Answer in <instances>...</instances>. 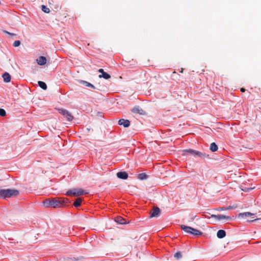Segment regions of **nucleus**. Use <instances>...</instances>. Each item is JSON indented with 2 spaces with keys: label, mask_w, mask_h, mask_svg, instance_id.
I'll return each instance as SVG.
<instances>
[{
  "label": "nucleus",
  "mask_w": 261,
  "mask_h": 261,
  "mask_svg": "<svg viewBox=\"0 0 261 261\" xmlns=\"http://www.w3.org/2000/svg\"><path fill=\"white\" fill-rule=\"evenodd\" d=\"M202 159H205V158H206L207 159H212V158L210 156V154H206V153L205 152H203L202 153Z\"/></svg>",
  "instance_id": "nucleus-30"
},
{
  "label": "nucleus",
  "mask_w": 261,
  "mask_h": 261,
  "mask_svg": "<svg viewBox=\"0 0 261 261\" xmlns=\"http://www.w3.org/2000/svg\"><path fill=\"white\" fill-rule=\"evenodd\" d=\"M210 150L213 152L217 151L218 150V145L215 142L211 143L210 145Z\"/></svg>",
  "instance_id": "nucleus-23"
},
{
  "label": "nucleus",
  "mask_w": 261,
  "mask_h": 261,
  "mask_svg": "<svg viewBox=\"0 0 261 261\" xmlns=\"http://www.w3.org/2000/svg\"><path fill=\"white\" fill-rule=\"evenodd\" d=\"M36 62L38 65L40 66H44L46 64L47 59L44 56H40L37 59Z\"/></svg>",
  "instance_id": "nucleus-13"
},
{
  "label": "nucleus",
  "mask_w": 261,
  "mask_h": 261,
  "mask_svg": "<svg viewBox=\"0 0 261 261\" xmlns=\"http://www.w3.org/2000/svg\"><path fill=\"white\" fill-rule=\"evenodd\" d=\"M43 204L45 207H51L57 208L61 207V202L55 198L48 199L43 202Z\"/></svg>",
  "instance_id": "nucleus-3"
},
{
  "label": "nucleus",
  "mask_w": 261,
  "mask_h": 261,
  "mask_svg": "<svg viewBox=\"0 0 261 261\" xmlns=\"http://www.w3.org/2000/svg\"><path fill=\"white\" fill-rule=\"evenodd\" d=\"M114 221L116 223L120 225L127 224L130 222V221L126 220L125 219L121 217L115 218Z\"/></svg>",
  "instance_id": "nucleus-12"
},
{
  "label": "nucleus",
  "mask_w": 261,
  "mask_h": 261,
  "mask_svg": "<svg viewBox=\"0 0 261 261\" xmlns=\"http://www.w3.org/2000/svg\"><path fill=\"white\" fill-rule=\"evenodd\" d=\"M64 117L66 118V120L68 121H71L74 119L73 116L68 111L67 112V113H66Z\"/></svg>",
  "instance_id": "nucleus-24"
},
{
  "label": "nucleus",
  "mask_w": 261,
  "mask_h": 261,
  "mask_svg": "<svg viewBox=\"0 0 261 261\" xmlns=\"http://www.w3.org/2000/svg\"><path fill=\"white\" fill-rule=\"evenodd\" d=\"M20 194L19 190L15 188H0V199L7 200Z\"/></svg>",
  "instance_id": "nucleus-1"
},
{
  "label": "nucleus",
  "mask_w": 261,
  "mask_h": 261,
  "mask_svg": "<svg viewBox=\"0 0 261 261\" xmlns=\"http://www.w3.org/2000/svg\"><path fill=\"white\" fill-rule=\"evenodd\" d=\"M132 113L138 114L140 115L146 116L147 112L143 110L139 106H136L131 109Z\"/></svg>",
  "instance_id": "nucleus-7"
},
{
  "label": "nucleus",
  "mask_w": 261,
  "mask_h": 261,
  "mask_svg": "<svg viewBox=\"0 0 261 261\" xmlns=\"http://www.w3.org/2000/svg\"><path fill=\"white\" fill-rule=\"evenodd\" d=\"M255 216V213H252L250 212H246L243 213H240L236 216L235 218L238 219H246L248 217H251L252 218H254Z\"/></svg>",
  "instance_id": "nucleus-5"
},
{
  "label": "nucleus",
  "mask_w": 261,
  "mask_h": 261,
  "mask_svg": "<svg viewBox=\"0 0 261 261\" xmlns=\"http://www.w3.org/2000/svg\"><path fill=\"white\" fill-rule=\"evenodd\" d=\"M137 178L140 180H144L148 178L149 175L145 172H142L137 174Z\"/></svg>",
  "instance_id": "nucleus-20"
},
{
  "label": "nucleus",
  "mask_w": 261,
  "mask_h": 261,
  "mask_svg": "<svg viewBox=\"0 0 261 261\" xmlns=\"http://www.w3.org/2000/svg\"><path fill=\"white\" fill-rule=\"evenodd\" d=\"M116 176L120 179L126 180L128 177V173L126 171L121 170L116 173Z\"/></svg>",
  "instance_id": "nucleus-8"
},
{
  "label": "nucleus",
  "mask_w": 261,
  "mask_h": 261,
  "mask_svg": "<svg viewBox=\"0 0 261 261\" xmlns=\"http://www.w3.org/2000/svg\"><path fill=\"white\" fill-rule=\"evenodd\" d=\"M64 260L65 261H73V257L65 258Z\"/></svg>",
  "instance_id": "nucleus-36"
},
{
  "label": "nucleus",
  "mask_w": 261,
  "mask_h": 261,
  "mask_svg": "<svg viewBox=\"0 0 261 261\" xmlns=\"http://www.w3.org/2000/svg\"><path fill=\"white\" fill-rule=\"evenodd\" d=\"M255 188V187H251V188H246L245 189V190H243V191L245 192H249L250 191L254 189Z\"/></svg>",
  "instance_id": "nucleus-35"
},
{
  "label": "nucleus",
  "mask_w": 261,
  "mask_h": 261,
  "mask_svg": "<svg viewBox=\"0 0 261 261\" xmlns=\"http://www.w3.org/2000/svg\"><path fill=\"white\" fill-rule=\"evenodd\" d=\"M245 91H246V89L242 87V88H240L241 92H244Z\"/></svg>",
  "instance_id": "nucleus-37"
},
{
  "label": "nucleus",
  "mask_w": 261,
  "mask_h": 261,
  "mask_svg": "<svg viewBox=\"0 0 261 261\" xmlns=\"http://www.w3.org/2000/svg\"><path fill=\"white\" fill-rule=\"evenodd\" d=\"M209 218H213L216 221H220L221 220H225L227 221H230L232 220V217L226 216L223 214L215 215L212 214Z\"/></svg>",
  "instance_id": "nucleus-6"
},
{
  "label": "nucleus",
  "mask_w": 261,
  "mask_h": 261,
  "mask_svg": "<svg viewBox=\"0 0 261 261\" xmlns=\"http://www.w3.org/2000/svg\"><path fill=\"white\" fill-rule=\"evenodd\" d=\"M38 85L40 88L44 90H46L47 89V86L44 82L41 81H38Z\"/></svg>",
  "instance_id": "nucleus-25"
},
{
  "label": "nucleus",
  "mask_w": 261,
  "mask_h": 261,
  "mask_svg": "<svg viewBox=\"0 0 261 261\" xmlns=\"http://www.w3.org/2000/svg\"><path fill=\"white\" fill-rule=\"evenodd\" d=\"M226 236V232L224 229H219L217 232V237L218 239H223Z\"/></svg>",
  "instance_id": "nucleus-19"
},
{
  "label": "nucleus",
  "mask_w": 261,
  "mask_h": 261,
  "mask_svg": "<svg viewBox=\"0 0 261 261\" xmlns=\"http://www.w3.org/2000/svg\"><path fill=\"white\" fill-rule=\"evenodd\" d=\"M236 207H237L236 205H229V206H222V207H218L216 208V210L218 211L230 210L234 209Z\"/></svg>",
  "instance_id": "nucleus-18"
},
{
  "label": "nucleus",
  "mask_w": 261,
  "mask_h": 261,
  "mask_svg": "<svg viewBox=\"0 0 261 261\" xmlns=\"http://www.w3.org/2000/svg\"><path fill=\"white\" fill-rule=\"evenodd\" d=\"M98 72L100 74H99L98 77L100 79L103 78L105 80H109L111 78V76L110 74L108 73L107 72L105 71L104 69L102 68H100L98 70Z\"/></svg>",
  "instance_id": "nucleus-10"
},
{
  "label": "nucleus",
  "mask_w": 261,
  "mask_h": 261,
  "mask_svg": "<svg viewBox=\"0 0 261 261\" xmlns=\"http://www.w3.org/2000/svg\"><path fill=\"white\" fill-rule=\"evenodd\" d=\"M84 259L83 256H80L79 257H73V261H82Z\"/></svg>",
  "instance_id": "nucleus-31"
},
{
  "label": "nucleus",
  "mask_w": 261,
  "mask_h": 261,
  "mask_svg": "<svg viewBox=\"0 0 261 261\" xmlns=\"http://www.w3.org/2000/svg\"><path fill=\"white\" fill-rule=\"evenodd\" d=\"M203 234V233L201 231L195 228H193V229L191 233V235H193L195 237H200L202 236Z\"/></svg>",
  "instance_id": "nucleus-21"
},
{
  "label": "nucleus",
  "mask_w": 261,
  "mask_h": 261,
  "mask_svg": "<svg viewBox=\"0 0 261 261\" xmlns=\"http://www.w3.org/2000/svg\"><path fill=\"white\" fill-rule=\"evenodd\" d=\"M20 44H21L20 41L19 40H16L14 41V42H13V46L14 47H17L19 46L20 45Z\"/></svg>",
  "instance_id": "nucleus-29"
},
{
  "label": "nucleus",
  "mask_w": 261,
  "mask_h": 261,
  "mask_svg": "<svg viewBox=\"0 0 261 261\" xmlns=\"http://www.w3.org/2000/svg\"><path fill=\"white\" fill-rule=\"evenodd\" d=\"M202 152L196 150L192 148L183 149L182 150V155H186L188 154L195 158H199L202 159Z\"/></svg>",
  "instance_id": "nucleus-4"
},
{
  "label": "nucleus",
  "mask_w": 261,
  "mask_h": 261,
  "mask_svg": "<svg viewBox=\"0 0 261 261\" xmlns=\"http://www.w3.org/2000/svg\"><path fill=\"white\" fill-rule=\"evenodd\" d=\"M102 112H97V115H98V116H102Z\"/></svg>",
  "instance_id": "nucleus-38"
},
{
  "label": "nucleus",
  "mask_w": 261,
  "mask_h": 261,
  "mask_svg": "<svg viewBox=\"0 0 261 261\" xmlns=\"http://www.w3.org/2000/svg\"><path fill=\"white\" fill-rule=\"evenodd\" d=\"M260 219H261L260 218H256V219H253V220H247V222L252 223V222H256V221H258V220H259Z\"/></svg>",
  "instance_id": "nucleus-34"
},
{
  "label": "nucleus",
  "mask_w": 261,
  "mask_h": 261,
  "mask_svg": "<svg viewBox=\"0 0 261 261\" xmlns=\"http://www.w3.org/2000/svg\"><path fill=\"white\" fill-rule=\"evenodd\" d=\"M184 70V68H181V69H180V71H179V72H180V73H183Z\"/></svg>",
  "instance_id": "nucleus-39"
},
{
  "label": "nucleus",
  "mask_w": 261,
  "mask_h": 261,
  "mask_svg": "<svg viewBox=\"0 0 261 261\" xmlns=\"http://www.w3.org/2000/svg\"><path fill=\"white\" fill-rule=\"evenodd\" d=\"M174 257L177 260L181 259L182 258L181 252L179 251H177L174 254Z\"/></svg>",
  "instance_id": "nucleus-26"
},
{
  "label": "nucleus",
  "mask_w": 261,
  "mask_h": 261,
  "mask_svg": "<svg viewBox=\"0 0 261 261\" xmlns=\"http://www.w3.org/2000/svg\"><path fill=\"white\" fill-rule=\"evenodd\" d=\"M6 115V112L5 110L3 108H0V116H5Z\"/></svg>",
  "instance_id": "nucleus-33"
},
{
  "label": "nucleus",
  "mask_w": 261,
  "mask_h": 261,
  "mask_svg": "<svg viewBox=\"0 0 261 261\" xmlns=\"http://www.w3.org/2000/svg\"><path fill=\"white\" fill-rule=\"evenodd\" d=\"M3 33L5 34H8L9 35V36H16L17 35L16 34H14V33H10L9 32H8V31H6V30H3Z\"/></svg>",
  "instance_id": "nucleus-32"
},
{
  "label": "nucleus",
  "mask_w": 261,
  "mask_h": 261,
  "mask_svg": "<svg viewBox=\"0 0 261 261\" xmlns=\"http://www.w3.org/2000/svg\"><path fill=\"white\" fill-rule=\"evenodd\" d=\"M41 10L46 13H48L50 12L49 9L45 5L41 6Z\"/></svg>",
  "instance_id": "nucleus-28"
},
{
  "label": "nucleus",
  "mask_w": 261,
  "mask_h": 261,
  "mask_svg": "<svg viewBox=\"0 0 261 261\" xmlns=\"http://www.w3.org/2000/svg\"><path fill=\"white\" fill-rule=\"evenodd\" d=\"M193 228V227H192L191 226L184 225V224L181 225V230H183L184 231H185V232H186L188 234H191V233L192 232Z\"/></svg>",
  "instance_id": "nucleus-16"
},
{
  "label": "nucleus",
  "mask_w": 261,
  "mask_h": 261,
  "mask_svg": "<svg viewBox=\"0 0 261 261\" xmlns=\"http://www.w3.org/2000/svg\"><path fill=\"white\" fill-rule=\"evenodd\" d=\"M83 199L82 198H77L75 199L74 202L72 204L74 205L75 207H80L83 202Z\"/></svg>",
  "instance_id": "nucleus-22"
},
{
  "label": "nucleus",
  "mask_w": 261,
  "mask_h": 261,
  "mask_svg": "<svg viewBox=\"0 0 261 261\" xmlns=\"http://www.w3.org/2000/svg\"><path fill=\"white\" fill-rule=\"evenodd\" d=\"M118 124L125 128H128L130 125V121L128 119L121 118L118 120Z\"/></svg>",
  "instance_id": "nucleus-11"
},
{
  "label": "nucleus",
  "mask_w": 261,
  "mask_h": 261,
  "mask_svg": "<svg viewBox=\"0 0 261 261\" xmlns=\"http://www.w3.org/2000/svg\"><path fill=\"white\" fill-rule=\"evenodd\" d=\"M2 77L4 81L7 83H9L11 80V76L8 72H5L2 75Z\"/></svg>",
  "instance_id": "nucleus-17"
},
{
  "label": "nucleus",
  "mask_w": 261,
  "mask_h": 261,
  "mask_svg": "<svg viewBox=\"0 0 261 261\" xmlns=\"http://www.w3.org/2000/svg\"><path fill=\"white\" fill-rule=\"evenodd\" d=\"M59 200L61 202V207L68 206L72 204V200L67 197H62Z\"/></svg>",
  "instance_id": "nucleus-9"
},
{
  "label": "nucleus",
  "mask_w": 261,
  "mask_h": 261,
  "mask_svg": "<svg viewBox=\"0 0 261 261\" xmlns=\"http://www.w3.org/2000/svg\"><path fill=\"white\" fill-rule=\"evenodd\" d=\"M89 192L82 188H70L67 190L65 192V195L68 197L74 196H80L88 194Z\"/></svg>",
  "instance_id": "nucleus-2"
},
{
  "label": "nucleus",
  "mask_w": 261,
  "mask_h": 261,
  "mask_svg": "<svg viewBox=\"0 0 261 261\" xmlns=\"http://www.w3.org/2000/svg\"><path fill=\"white\" fill-rule=\"evenodd\" d=\"M77 81L79 84H82L85 87L91 88L93 89H96L94 85H93V84H92L91 83H90L87 81L82 80H77Z\"/></svg>",
  "instance_id": "nucleus-15"
},
{
  "label": "nucleus",
  "mask_w": 261,
  "mask_h": 261,
  "mask_svg": "<svg viewBox=\"0 0 261 261\" xmlns=\"http://www.w3.org/2000/svg\"><path fill=\"white\" fill-rule=\"evenodd\" d=\"M59 114H61L63 116L66 114L68 110L63 108H56Z\"/></svg>",
  "instance_id": "nucleus-27"
},
{
  "label": "nucleus",
  "mask_w": 261,
  "mask_h": 261,
  "mask_svg": "<svg viewBox=\"0 0 261 261\" xmlns=\"http://www.w3.org/2000/svg\"><path fill=\"white\" fill-rule=\"evenodd\" d=\"M161 213V210L157 207L155 208L153 211L150 213L149 217L150 218H156L158 217Z\"/></svg>",
  "instance_id": "nucleus-14"
}]
</instances>
